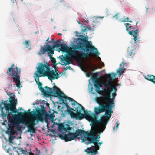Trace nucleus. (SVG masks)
I'll return each mask as SVG.
<instances>
[{
  "label": "nucleus",
  "instance_id": "f257e3e1",
  "mask_svg": "<svg viewBox=\"0 0 155 155\" xmlns=\"http://www.w3.org/2000/svg\"><path fill=\"white\" fill-rule=\"evenodd\" d=\"M79 42L75 45L73 48L74 50L70 51L68 55L66 58H61L62 62L64 64L68 65L72 63L71 59L74 58L79 59V52L77 50H80L81 53V57L87 58L90 55H98L99 53L97 48L92 45L91 41H89L87 38L83 36H81L78 39Z\"/></svg>",
  "mask_w": 155,
  "mask_h": 155
},
{
  "label": "nucleus",
  "instance_id": "f03ea898",
  "mask_svg": "<svg viewBox=\"0 0 155 155\" xmlns=\"http://www.w3.org/2000/svg\"><path fill=\"white\" fill-rule=\"evenodd\" d=\"M67 98V100H69V101L72 102L71 104L73 105L72 107L75 109L77 112L76 114L71 111H74V109L69 107L68 103L65 102L64 104L67 108V111L69 113L72 118H75L76 120L79 119L80 120L85 118L89 121L91 122V127H95L97 124H100L101 126L99 128V132L101 133L103 132L106 128V126L104 125L105 122L103 120L104 119V117L99 120H97V116L95 114L93 113L90 114L87 111L85 112L84 108L81 104L71 98L69 97Z\"/></svg>",
  "mask_w": 155,
  "mask_h": 155
},
{
  "label": "nucleus",
  "instance_id": "7ed1b4c3",
  "mask_svg": "<svg viewBox=\"0 0 155 155\" xmlns=\"http://www.w3.org/2000/svg\"><path fill=\"white\" fill-rule=\"evenodd\" d=\"M82 135H83L82 137V141L85 142L87 145L98 142L100 137V135H97L95 137L96 133L94 129H91L90 132H88L78 129L74 133L69 132L64 136H61V138L66 142H68L74 140L79 135L81 136Z\"/></svg>",
  "mask_w": 155,
  "mask_h": 155
},
{
  "label": "nucleus",
  "instance_id": "20e7f679",
  "mask_svg": "<svg viewBox=\"0 0 155 155\" xmlns=\"http://www.w3.org/2000/svg\"><path fill=\"white\" fill-rule=\"evenodd\" d=\"M110 96L105 94L104 96L97 97L96 99V102L99 104V107H97L94 108L95 114H98L103 112H105V115L103 116L101 118L104 117V119L103 120L105 122L104 125L107 124L111 116V114L113 111L112 110L111 105L113 103V101L108 102V99Z\"/></svg>",
  "mask_w": 155,
  "mask_h": 155
},
{
  "label": "nucleus",
  "instance_id": "39448f33",
  "mask_svg": "<svg viewBox=\"0 0 155 155\" xmlns=\"http://www.w3.org/2000/svg\"><path fill=\"white\" fill-rule=\"evenodd\" d=\"M25 113L20 112L17 114H14L12 117H9V122L12 125H15L17 124L20 123L24 124L27 126L28 128V131L35 133V130L34 126L36 124L35 123V119H31V120H27L22 118L20 120V117L23 116H29L31 115V112H30V110L29 109Z\"/></svg>",
  "mask_w": 155,
  "mask_h": 155
},
{
  "label": "nucleus",
  "instance_id": "423d86ee",
  "mask_svg": "<svg viewBox=\"0 0 155 155\" xmlns=\"http://www.w3.org/2000/svg\"><path fill=\"white\" fill-rule=\"evenodd\" d=\"M38 84L39 90L43 93V95L46 96L50 94L54 95V96L58 97L60 100L62 101V103L64 104L66 100H67V97H68L66 96L60 89L55 86H54L51 88L48 87L47 86H45V88L46 89L44 90L42 87V84L41 82H39L38 83Z\"/></svg>",
  "mask_w": 155,
  "mask_h": 155
},
{
  "label": "nucleus",
  "instance_id": "0eeeda50",
  "mask_svg": "<svg viewBox=\"0 0 155 155\" xmlns=\"http://www.w3.org/2000/svg\"><path fill=\"white\" fill-rule=\"evenodd\" d=\"M43 72L45 76L48 77V79L50 80L58 79L60 77L59 74L57 72V70L55 71L53 70H51L50 69V65L47 64V65L42 63H40Z\"/></svg>",
  "mask_w": 155,
  "mask_h": 155
},
{
  "label": "nucleus",
  "instance_id": "6e6552de",
  "mask_svg": "<svg viewBox=\"0 0 155 155\" xmlns=\"http://www.w3.org/2000/svg\"><path fill=\"white\" fill-rule=\"evenodd\" d=\"M41 109L39 108L36 109V120L42 122L44 119H50L52 120L54 119L55 115L53 113L49 114L46 112L45 108L43 106H41Z\"/></svg>",
  "mask_w": 155,
  "mask_h": 155
},
{
  "label": "nucleus",
  "instance_id": "1a4fd4ad",
  "mask_svg": "<svg viewBox=\"0 0 155 155\" xmlns=\"http://www.w3.org/2000/svg\"><path fill=\"white\" fill-rule=\"evenodd\" d=\"M115 74L113 73L105 74V77L106 80L103 83V84L106 87V89L102 90L104 94L110 96V93L111 91L110 90V87L111 88V90H112L113 89H115L114 86L113 85L110 81L112 80L113 78H115Z\"/></svg>",
  "mask_w": 155,
  "mask_h": 155
},
{
  "label": "nucleus",
  "instance_id": "9d476101",
  "mask_svg": "<svg viewBox=\"0 0 155 155\" xmlns=\"http://www.w3.org/2000/svg\"><path fill=\"white\" fill-rule=\"evenodd\" d=\"M17 99L14 98L13 99L12 96L10 97L9 101L10 103H7V101H5L3 103L2 101V104H3L4 106V107L6 110L8 112L10 110V114L12 113H16L17 112L16 109V104H17Z\"/></svg>",
  "mask_w": 155,
  "mask_h": 155
},
{
  "label": "nucleus",
  "instance_id": "9b49d317",
  "mask_svg": "<svg viewBox=\"0 0 155 155\" xmlns=\"http://www.w3.org/2000/svg\"><path fill=\"white\" fill-rule=\"evenodd\" d=\"M125 25L126 27V30L128 31V33L134 37L133 40L134 43H136L137 42L139 41V40L140 38L137 37L138 35V29L137 28L136 30H134V28H132V25L129 23H126Z\"/></svg>",
  "mask_w": 155,
  "mask_h": 155
},
{
  "label": "nucleus",
  "instance_id": "f8f14e48",
  "mask_svg": "<svg viewBox=\"0 0 155 155\" xmlns=\"http://www.w3.org/2000/svg\"><path fill=\"white\" fill-rule=\"evenodd\" d=\"M48 44L49 43H48V42L47 43L46 45H45L44 46V48L42 46H41L40 52L38 53L40 55L42 54H45L47 51L48 54H54V50L52 49L51 45H50Z\"/></svg>",
  "mask_w": 155,
  "mask_h": 155
},
{
  "label": "nucleus",
  "instance_id": "ddd939ff",
  "mask_svg": "<svg viewBox=\"0 0 155 155\" xmlns=\"http://www.w3.org/2000/svg\"><path fill=\"white\" fill-rule=\"evenodd\" d=\"M40 64V63H39ZM37 70L35 73L34 75V77L35 78V80L37 83H38L39 81V78L41 77H45L43 71L40 64L38 65V66L36 68Z\"/></svg>",
  "mask_w": 155,
  "mask_h": 155
},
{
  "label": "nucleus",
  "instance_id": "4468645a",
  "mask_svg": "<svg viewBox=\"0 0 155 155\" xmlns=\"http://www.w3.org/2000/svg\"><path fill=\"white\" fill-rule=\"evenodd\" d=\"M93 144L94 145V146H93V148H92L91 147H88L85 150V151L87 153H91L90 155H95L97 153V150L100 149V146L98 145L97 142H95Z\"/></svg>",
  "mask_w": 155,
  "mask_h": 155
},
{
  "label": "nucleus",
  "instance_id": "2eb2a0df",
  "mask_svg": "<svg viewBox=\"0 0 155 155\" xmlns=\"http://www.w3.org/2000/svg\"><path fill=\"white\" fill-rule=\"evenodd\" d=\"M21 72V69L17 67H15V68L12 69L10 71L9 70H7V73L9 74L13 78H15L16 77H20L18 74Z\"/></svg>",
  "mask_w": 155,
  "mask_h": 155
},
{
  "label": "nucleus",
  "instance_id": "dca6fc26",
  "mask_svg": "<svg viewBox=\"0 0 155 155\" xmlns=\"http://www.w3.org/2000/svg\"><path fill=\"white\" fill-rule=\"evenodd\" d=\"M114 89H113L112 90H111V88H110V90L111 91L110 92V98L108 99V102H110L112 101H113V104L111 105V108L112 109L113 107H114V106H115V103H114V100L115 98V96L116 95V92L117 91V88L115 86H114Z\"/></svg>",
  "mask_w": 155,
  "mask_h": 155
},
{
  "label": "nucleus",
  "instance_id": "f3484780",
  "mask_svg": "<svg viewBox=\"0 0 155 155\" xmlns=\"http://www.w3.org/2000/svg\"><path fill=\"white\" fill-rule=\"evenodd\" d=\"M92 79L93 80H95L94 83V86L96 89V91L100 94H101V93L102 94L101 95H102V96H104V94H103L102 91H101L100 90V88L102 87L101 82L97 80L96 77L93 78V76H92Z\"/></svg>",
  "mask_w": 155,
  "mask_h": 155
},
{
  "label": "nucleus",
  "instance_id": "a211bd4d",
  "mask_svg": "<svg viewBox=\"0 0 155 155\" xmlns=\"http://www.w3.org/2000/svg\"><path fill=\"white\" fill-rule=\"evenodd\" d=\"M60 47V48L59 49V50H58L59 52L61 51L63 52H65L68 54L70 51L71 50L69 48L66 44H62Z\"/></svg>",
  "mask_w": 155,
  "mask_h": 155
},
{
  "label": "nucleus",
  "instance_id": "6ab92c4d",
  "mask_svg": "<svg viewBox=\"0 0 155 155\" xmlns=\"http://www.w3.org/2000/svg\"><path fill=\"white\" fill-rule=\"evenodd\" d=\"M52 42L54 44L52 46H51V49L53 50H54V49L56 47L57 48L60 47L61 44V42L60 41L58 40L57 41H55L53 39H52L51 41H48V43L49 44L51 43Z\"/></svg>",
  "mask_w": 155,
  "mask_h": 155
},
{
  "label": "nucleus",
  "instance_id": "aec40b11",
  "mask_svg": "<svg viewBox=\"0 0 155 155\" xmlns=\"http://www.w3.org/2000/svg\"><path fill=\"white\" fill-rule=\"evenodd\" d=\"M15 127L14 125H9V128L8 129V132L9 133L10 135H13L17 132L16 131L14 130V128Z\"/></svg>",
  "mask_w": 155,
  "mask_h": 155
},
{
  "label": "nucleus",
  "instance_id": "412c9836",
  "mask_svg": "<svg viewBox=\"0 0 155 155\" xmlns=\"http://www.w3.org/2000/svg\"><path fill=\"white\" fill-rule=\"evenodd\" d=\"M145 78L155 84V76L151 74H148L146 77H145Z\"/></svg>",
  "mask_w": 155,
  "mask_h": 155
},
{
  "label": "nucleus",
  "instance_id": "4be33fe9",
  "mask_svg": "<svg viewBox=\"0 0 155 155\" xmlns=\"http://www.w3.org/2000/svg\"><path fill=\"white\" fill-rule=\"evenodd\" d=\"M20 77H16L15 78H13V81L14 82H15L16 86L19 88L21 87L20 83Z\"/></svg>",
  "mask_w": 155,
  "mask_h": 155
},
{
  "label": "nucleus",
  "instance_id": "5701e85b",
  "mask_svg": "<svg viewBox=\"0 0 155 155\" xmlns=\"http://www.w3.org/2000/svg\"><path fill=\"white\" fill-rule=\"evenodd\" d=\"M135 54V50L134 49H132L131 51H128L127 52V56L130 58V56H132L134 55Z\"/></svg>",
  "mask_w": 155,
  "mask_h": 155
},
{
  "label": "nucleus",
  "instance_id": "b1692460",
  "mask_svg": "<svg viewBox=\"0 0 155 155\" xmlns=\"http://www.w3.org/2000/svg\"><path fill=\"white\" fill-rule=\"evenodd\" d=\"M124 70V69H123V68H120L117 71V73H118L119 75L120 76L123 73Z\"/></svg>",
  "mask_w": 155,
  "mask_h": 155
},
{
  "label": "nucleus",
  "instance_id": "393cba45",
  "mask_svg": "<svg viewBox=\"0 0 155 155\" xmlns=\"http://www.w3.org/2000/svg\"><path fill=\"white\" fill-rule=\"evenodd\" d=\"M29 41L28 40L26 41L25 42H23V44L26 46V48H29V49H30V47L29 46Z\"/></svg>",
  "mask_w": 155,
  "mask_h": 155
},
{
  "label": "nucleus",
  "instance_id": "a878e982",
  "mask_svg": "<svg viewBox=\"0 0 155 155\" xmlns=\"http://www.w3.org/2000/svg\"><path fill=\"white\" fill-rule=\"evenodd\" d=\"M0 108L1 109V115L2 117H6V114L4 112H3V107L2 106L0 105Z\"/></svg>",
  "mask_w": 155,
  "mask_h": 155
},
{
  "label": "nucleus",
  "instance_id": "bb28decb",
  "mask_svg": "<svg viewBox=\"0 0 155 155\" xmlns=\"http://www.w3.org/2000/svg\"><path fill=\"white\" fill-rule=\"evenodd\" d=\"M19 124H17L14 125L16 127V128L17 129V130L18 131L20 130L22 128V127L19 125Z\"/></svg>",
  "mask_w": 155,
  "mask_h": 155
},
{
  "label": "nucleus",
  "instance_id": "cd10ccee",
  "mask_svg": "<svg viewBox=\"0 0 155 155\" xmlns=\"http://www.w3.org/2000/svg\"><path fill=\"white\" fill-rule=\"evenodd\" d=\"M51 61L52 62L53 64L54 65L56 66L57 64L56 63V60L55 58L54 57H52L51 58Z\"/></svg>",
  "mask_w": 155,
  "mask_h": 155
},
{
  "label": "nucleus",
  "instance_id": "c85d7f7f",
  "mask_svg": "<svg viewBox=\"0 0 155 155\" xmlns=\"http://www.w3.org/2000/svg\"><path fill=\"white\" fill-rule=\"evenodd\" d=\"M120 15L119 13H117L116 14V15L113 16V18L114 19H117L120 18Z\"/></svg>",
  "mask_w": 155,
  "mask_h": 155
},
{
  "label": "nucleus",
  "instance_id": "c756f323",
  "mask_svg": "<svg viewBox=\"0 0 155 155\" xmlns=\"http://www.w3.org/2000/svg\"><path fill=\"white\" fill-rule=\"evenodd\" d=\"M116 128H115V127H114L113 128V130L114 131H116L117 130V129L118 128L119 125V123H118L117 122L116 123Z\"/></svg>",
  "mask_w": 155,
  "mask_h": 155
},
{
  "label": "nucleus",
  "instance_id": "7c9ffc66",
  "mask_svg": "<svg viewBox=\"0 0 155 155\" xmlns=\"http://www.w3.org/2000/svg\"><path fill=\"white\" fill-rule=\"evenodd\" d=\"M104 18L103 16H94L92 17L93 19H97L98 18L103 19Z\"/></svg>",
  "mask_w": 155,
  "mask_h": 155
},
{
  "label": "nucleus",
  "instance_id": "2f4dec72",
  "mask_svg": "<svg viewBox=\"0 0 155 155\" xmlns=\"http://www.w3.org/2000/svg\"><path fill=\"white\" fill-rule=\"evenodd\" d=\"M12 136V135H10L9 139V141L10 143L12 142V140H13L14 138L13 137V136Z\"/></svg>",
  "mask_w": 155,
  "mask_h": 155
},
{
  "label": "nucleus",
  "instance_id": "473e14b6",
  "mask_svg": "<svg viewBox=\"0 0 155 155\" xmlns=\"http://www.w3.org/2000/svg\"><path fill=\"white\" fill-rule=\"evenodd\" d=\"M13 68H15V65H14V64H13L11 67L9 68H8V70H10V71H11V70L12 69H13Z\"/></svg>",
  "mask_w": 155,
  "mask_h": 155
},
{
  "label": "nucleus",
  "instance_id": "72a5a7b5",
  "mask_svg": "<svg viewBox=\"0 0 155 155\" xmlns=\"http://www.w3.org/2000/svg\"><path fill=\"white\" fill-rule=\"evenodd\" d=\"M83 31L84 32H85L86 31H87V28H88V30L89 29V28H88V27H87L86 26H83Z\"/></svg>",
  "mask_w": 155,
  "mask_h": 155
},
{
  "label": "nucleus",
  "instance_id": "f704fd0d",
  "mask_svg": "<svg viewBox=\"0 0 155 155\" xmlns=\"http://www.w3.org/2000/svg\"><path fill=\"white\" fill-rule=\"evenodd\" d=\"M121 22H124L126 21H127L128 22H130L131 23L132 22V21L130 20H127V21H126V20H122V21H121Z\"/></svg>",
  "mask_w": 155,
  "mask_h": 155
},
{
  "label": "nucleus",
  "instance_id": "c9c22d12",
  "mask_svg": "<svg viewBox=\"0 0 155 155\" xmlns=\"http://www.w3.org/2000/svg\"><path fill=\"white\" fill-rule=\"evenodd\" d=\"M100 65L101 66H102L103 67L104 66V63L101 61L100 63Z\"/></svg>",
  "mask_w": 155,
  "mask_h": 155
},
{
  "label": "nucleus",
  "instance_id": "e433bc0d",
  "mask_svg": "<svg viewBox=\"0 0 155 155\" xmlns=\"http://www.w3.org/2000/svg\"><path fill=\"white\" fill-rule=\"evenodd\" d=\"M98 68L97 67H96L94 68V69H91V70L92 71H94L96 69H97Z\"/></svg>",
  "mask_w": 155,
  "mask_h": 155
},
{
  "label": "nucleus",
  "instance_id": "4c0bfd02",
  "mask_svg": "<svg viewBox=\"0 0 155 155\" xmlns=\"http://www.w3.org/2000/svg\"><path fill=\"white\" fill-rule=\"evenodd\" d=\"M97 143L98 144H99V145H100L102 143V142H99L98 143L97 142Z\"/></svg>",
  "mask_w": 155,
  "mask_h": 155
},
{
  "label": "nucleus",
  "instance_id": "58836bf2",
  "mask_svg": "<svg viewBox=\"0 0 155 155\" xmlns=\"http://www.w3.org/2000/svg\"><path fill=\"white\" fill-rule=\"evenodd\" d=\"M78 23L79 24H80L81 25V26H82L83 24H82V23H80V22L79 21H78Z\"/></svg>",
  "mask_w": 155,
  "mask_h": 155
},
{
  "label": "nucleus",
  "instance_id": "ea45409f",
  "mask_svg": "<svg viewBox=\"0 0 155 155\" xmlns=\"http://www.w3.org/2000/svg\"><path fill=\"white\" fill-rule=\"evenodd\" d=\"M38 153L37 154H36L35 155H39V154L40 153V150H38Z\"/></svg>",
  "mask_w": 155,
  "mask_h": 155
},
{
  "label": "nucleus",
  "instance_id": "a19ab883",
  "mask_svg": "<svg viewBox=\"0 0 155 155\" xmlns=\"http://www.w3.org/2000/svg\"><path fill=\"white\" fill-rule=\"evenodd\" d=\"M69 68V69H71V67L70 66H68L67 67H66V68Z\"/></svg>",
  "mask_w": 155,
  "mask_h": 155
},
{
  "label": "nucleus",
  "instance_id": "79ce46f5",
  "mask_svg": "<svg viewBox=\"0 0 155 155\" xmlns=\"http://www.w3.org/2000/svg\"><path fill=\"white\" fill-rule=\"evenodd\" d=\"M124 19H127V20H128V19H129V18H128V17L126 18H124Z\"/></svg>",
  "mask_w": 155,
  "mask_h": 155
},
{
  "label": "nucleus",
  "instance_id": "37998d69",
  "mask_svg": "<svg viewBox=\"0 0 155 155\" xmlns=\"http://www.w3.org/2000/svg\"><path fill=\"white\" fill-rule=\"evenodd\" d=\"M20 110H21L23 111V110H24V109H22V108H21H21H20Z\"/></svg>",
  "mask_w": 155,
  "mask_h": 155
},
{
  "label": "nucleus",
  "instance_id": "c03bdc74",
  "mask_svg": "<svg viewBox=\"0 0 155 155\" xmlns=\"http://www.w3.org/2000/svg\"><path fill=\"white\" fill-rule=\"evenodd\" d=\"M58 35H62V34L61 33H59L58 34Z\"/></svg>",
  "mask_w": 155,
  "mask_h": 155
},
{
  "label": "nucleus",
  "instance_id": "a18cd8bd",
  "mask_svg": "<svg viewBox=\"0 0 155 155\" xmlns=\"http://www.w3.org/2000/svg\"><path fill=\"white\" fill-rule=\"evenodd\" d=\"M49 39V38H48L47 39V40H46V41H48V40Z\"/></svg>",
  "mask_w": 155,
  "mask_h": 155
},
{
  "label": "nucleus",
  "instance_id": "49530a36",
  "mask_svg": "<svg viewBox=\"0 0 155 155\" xmlns=\"http://www.w3.org/2000/svg\"><path fill=\"white\" fill-rule=\"evenodd\" d=\"M146 10L147 11V9H148V8H147V7H146Z\"/></svg>",
  "mask_w": 155,
  "mask_h": 155
},
{
  "label": "nucleus",
  "instance_id": "de8ad7c7",
  "mask_svg": "<svg viewBox=\"0 0 155 155\" xmlns=\"http://www.w3.org/2000/svg\"><path fill=\"white\" fill-rule=\"evenodd\" d=\"M67 9L69 8V7H68V6H67Z\"/></svg>",
  "mask_w": 155,
  "mask_h": 155
},
{
  "label": "nucleus",
  "instance_id": "09e8293b",
  "mask_svg": "<svg viewBox=\"0 0 155 155\" xmlns=\"http://www.w3.org/2000/svg\"><path fill=\"white\" fill-rule=\"evenodd\" d=\"M31 155H34V154H33V153H31Z\"/></svg>",
  "mask_w": 155,
  "mask_h": 155
},
{
  "label": "nucleus",
  "instance_id": "8fccbe9b",
  "mask_svg": "<svg viewBox=\"0 0 155 155\" xmlns=\"http://www.w3.org/2000/svg\"><path fill=\"white\" fill-rule=\"evenodd\" d=\"M122 64H123V65H124V64H120V66H121Z\"/></svg>",
  "mask_w": 155,
  "mask_h": 155
},
{
  "label": "nucleus",
  "instance_id": "3c124183",
  "mask_svg": "<svg viewBox=\"0 0 155 155\" xmlns=\"http://www.w3.org/2000/svg\"><path fill=\"white\" fill-rule=\"evenodd\" d=\"M85 20V21H86V22L87 23V21H86V20Z\"/></svg>",
  "mask_w": 155,
  "mask_h": 155
},
{
  "label": "nucleus",
  "instance_id": "603ef678",
  "mask_svg": "<svg viewBox=\"0 0 155 155\" xmlns=\"http://www.w3.org/2000/svg\"><path fill=\"white\" fill-rule=\"evenodd\" d=\"M62 2L61 1H60V2Z\"/></svg>",
  "mask_w": 155,
  "mask_h": 155
},
{
  "label": "nucleus",
  "instance_id": "864d4df0",
  "mask_svg": "<svg viewBox=\"0 0 155 155\" xmlns=\"http://www.w3.org/2000/svg\"><path fill=\"white\" fill-rule=\"evenodd\" d=\"M33 105H35V104L34 103H33Z\"/></svg>",
  "mask_w": 155,
  "mask_h": 155
},
{
  "label": "nucleus",
  "instance_id": "5fc2aeb1",
  "mask_svg": "<svg viewBox=\"0 0 155 155\" xmlns=\"http://www.w3.org/2000/svg\"><path fill=\"white\" fill-rule=\"evenodd\" d=\"M88 21V20H87V21Z\"/></svg>",
  "mask_w": 155,
  "mask_h": 155
},
{
  "label": "nucleus",
  "instance_id": "6e6d98bb",
  "mask_svg": "<svg viewBox=\"0 0 155 155\" xmlns=\"http://www.w3.org/2000/svg\"><path fill=\"white\" fill-rule=\"evenodd\" d=\"M12 0H11V1H12Z\"/></svg>",
  "mask_w": 155,
  "mask_h": 155
}]
</instances>
